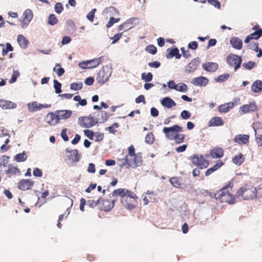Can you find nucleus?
I'll use <instances>...</instances> for the list:
<instances>
[{
  "instance_id": "54",
  "label": "nucleus",
  "mask_w": 262,
  "mask_h": 262,
  "mask_svg": "<svg viewBox=\"0 0 262 262\" xmlns=\"http://www.w3.org/2000/svg\"><path fill=\"white\" fill-rule=\"evenodd\" d=\"M120 20V18H116L114 17H111L107 24H106L107 28L111 27L115 23H118Z\"/></svg>"
},
{
  "instance_id": "6",
  "label": "nucleus",
  "mask_w": 262,
  "mask_h": 262,
  "mask_svg": "<svg viewBox=\"0 0 262 262\" xmlns=\"http://www.w3.org/2000/svg\"><path fill=\"white\" fill-rule=\"evenodd\" d=\"M192 163L198 168L203 169L208 166V161L205 159L203 155L194 154L191 157Z\"/></svg>"
},
{
  "instance_id": "55",
  "label": "nucleus",
  "mask_w": 262,
  "mask_h": 262,
  "mask_svg": "<svg viewBox=\"0 0 262 262\" xmlns=\"http://www.w3.org/2000/svg\"><path fill=\"white\" fill-rule=\"evenodd\" d=\"M96 11V9H93L86 15L87 19L91 22H92L94 20L95 13Z\"/></svg>"
},
{
  "instance_id": "22",
  "label": "nucleus",
  "mask_w": 262,
  "mask_h": 262,
  "mask_svg": "<svg viewBox=\"0 0 262 262\" xmlns=\"http://www.w3.org/2000/svg\"><path fill=\"white\" fill-rule=\"evenodd\" d=\"M0 107L3 109H12L16 107V104L10 101L0 99Z\"/></svg>"
},
{
  "instance_id": "12",
  "label": "nucleus",
  "mask_w": 262,
  "mask_h": 262,
  "mask_svg": "<svg viewBox=\"0 0 262 262\" xmlns=\"http://www.w3.org/2000/svg\"><path fill=\"white\" fill-rule=\"evenodd\" d=\"M34 184V182L30 179H22L18 184V188L21 190L29 189Z\"/></svg>"
},
{
  "instance_id": "26",
  "label": "nucleus",
  "mask_w": 262,
  "mask_h": 262,
  "mask_svg": "<svg viewBox=\"0 0 262 262\" xmlns=\"http://www.w3.org/2000/svg\"><path fill=\"white\" fill-rule=\"evenodd\" d=\"M251 90L254 93H259L262 91V81L256 80L251 85Z\"/></svg>"
},
{
  "instance_id": "2",
  "label": "nucleus",
  "mask_w": 262,
  "mask_h": 262,
  "mask_svg": "<svg viewBox=\"0 0 262 262\" xmlns=\"http://www.w3.org/2000/svg\"><path fill=\"white\" fill-rule=\"evenodd\" d=\"M229 185L223 187L215 194V198L221 203L225 202L229 204H234L235 201L234 196L229 191Z\"/></svg>"
},
{
  "instance_id": "10",
  "label": "nucleus",
  "mask_w": 262,
  "mask_h": 262,
  "mask_svg": "<svg viewBox=\"0 0 262 262\" xmlns=\"http://www.w3.org/2000/svg\"><path fill=\"white\" fill-rule=\"evenodd\" d=\"M29 111L34 112L37 110H40L43 108H49L51 106V104L38 103L37 102L34 101L32 103H29L27 104Z\"/></svg>"
},
{
  "instance_id": "48",
  "label": "nucleus",
  "mask_w": 262,
  "mask_h": 262,
  "mask_svg": "<svg viewBox=\"0 0 262 262\" xmlns=\"http://www.w3.org/2000/svg\"><path fill=\"white\" fill-rule=\"evenodd\" d=\"M256 65L255 62L249 61L248 62L243 63V67L246 70H250L252 69Z\"/></svg>"
},
{
  "instance_id": "11",
  "label": "nucleus",
  "mask_w": 262,
  "mask_h": 262,
  "mask_svg": "<svg viewBox=\"0 0 262 262\" xmlns=\"http://www.w3.org/2000/svg\"><path fill=\"white\" fill-rule=\"evenodd\" d=\"M168 86L169 89H174L181 92H186L188 90L187 85L184 83H180L179 85L176 84L173 80H170L168 82Z\"/></svg>"
},
{
  "instance_id": "60",
  "label": "nucleus",
  "mask_w": 262,
  "mask_h": 262,
  "mask_svg": "<svg viewBox=\"0 0 262 262\" xmlns=\"http://www.w3.org/2000/svg\"><path fill=\"white\" fill-rule=\"evenodd\" d=\"M9 157L4 156L3 159L0 158V167L3 165L4 167H6L8 162Z\"/></svg>"
},
{
  "instance_id": "34",
  "label": "nucleus",
  "mask_w": 262,
  "mask_h": 262,
  "mask_svg": "<svg viewBox=\"0 0 262 262\" xmlns=\"http://www.w3.org/2000/svg\"><path fill=\"white\" fill-rule=\"evenodd\" d=\"M27 157L26 152L23 151L21 153L16 154L14 157V160L17 162H21L26 161Z\"/></svg>"
},
{
  "instance_id": "8",
  "label": "nucleus",
  "mask_w": 262,
  "mask_h": 262,
  "mask_svg": "<svg viewBox=\"0 0 262 262\" xmlns=\"http://www.w3.org/2000/svg\"><path fill=\"white\" fill-rule=\"evenodd\" d=\"M201 62V59L199 57L193 58L187 64L184 68V71L186 74L193 73L198 68Z\"/></svg>"
},
{
  "instance_id": "5",
  "label": "nucleus",
  "mask_w": 262,
  "mask_h": 262,
  "mask_svg": "<svg viewBox=\"0 0 262 262\" xmlns=\"http://www.w3.org/2000/svg\"><path fill=\"white\" fill-rule=\"evenodd\" d=\"M162 131L168 139L172 140L175 136L180 133L183 132V128L179 125L175 124L171 127H164Z\"/></svg>"
},
{
  "instance_id": "21",
  "label": "nucleus",
  "mask_w": 262,
  "mask_h": 262,
  "mask_svg": "<svg viewBox=\"0 0 262 262\" xmlns=\"http://www.w3.org/2000/svg\"><path fill=\"white\" fill-rule=\"evenodd\" d=\"M161 104L162 106L167 108H171L176 105V102L169 97H166L163 98L161 101Z\"/></svg>"
},
{
  "instance_id": "51",
  "label": "nucleus",
  "mask_w": 262,
  "mask_h": 262,
  "mask_svg": "<svg viewBox=\"0 0 262 262\" xmlns=\"http://www.w3.org/2000/svg\"><path fill=\"white\" fill-rule=\"evenodd\" d=\"M249 35L252 37V39H258L262 36V31L260 29L256 30Z\"/></svg>"
},
{
  "instance_id": "43",
  "label": "nucleus",
  "mask_w": 262,
  "mask_h": 262,
  "mask_svg": "<svg viewBox=\"0 0 262 262\" xmlns=\"http://www.w3.org/2000/svg\"><path fill=\"white\" fill-rule=\"evenodd\" d=\"M48 23L51 26H54L57 24L58 19L55 14H51L49 15Z\"/></svg>"
},
{
  "instance_id": "30",
  "label": "nucleus",
  "mask_w": 262,
  "mask_h": 262,
  "mask_svg": "<svg viewBox=\"0 0 262 262\" xmlns=\"http://www.w3.org/2000/svg\"><path fill=\"white\" fill-rule=\"evenodd\" d=\"M223 164V163L222 162L221 160H218L216 164L212 166V167L209 168L207 170V171L205 172V176H208L210 174H211L212 173H213L214 171L217 170L219 168H220Z\"/></svg>"
},
{
  "instance_id": "4",
  "label": "nucleus",
  "mask_w": 262,
  "mask_h": 262,
  "mask_svg": "<svg viewBox=\"0 0 262 262\" xmlns=\"http://www.w3.org/2000/svg\"><path fill=\"white\" fill-rule=\"evenodd\" d=\"M112 73V69L109 66L103 67L98 73L96 80L98 83L102 85L107 81Z\"/></svg>"
},
{
  "instance_id": "46",
  "label": "nucleus",
  "mask_w": 262,
  "mask_h": 262,
  "mask_svg": "<svg viewBox=\"0 0 262 262\" xmlns=\"http://www.w3.org/2000/svg\"><path fill=\"white\" fill-rule=\"evenodd\" d=\"M136 19L135 18H132L127 19L124 23L120 25L119 26L118 30L119 31H122V28L125 26L129 25L130 26H132V25L134 23V21Z\"/></svg>"
},
{
  "instance_id": "27",
  "label": "nucleus",
  "mask_w": 262,
  "mask_h": 262,
  "mask_svg": "<svg viewBox=\"0 0 262 262\" xmlns=\"http://www.w3.org/2000/svg\"><path fill=\"white\" fill-rule=\"evenodd\" d=\"M17 41L18 43L19 44V46L22 49H26L28 47V46L29 43V41L22 34H19L17 36Z\"/></svg>"
},
{
  "instance_id": "16",
  "label": "nucleus",
  "mask_w": 262,
  "mask_h": 262,
  "mask_svg": "<svg viewBox=\"0 0 262 262\" xmlns=\"http://www.w3.org/2000/svg\"><path fill=\"white\" fill-rule=\"evenodd\" d=\"M218 68V64L216 62H207L202 64L203 70L208 72H214Z\"/></svg>"
},
{
  "instance_id": "14",
  "label": "nucleus",
  "mask_w": 262,
  "mask_h": 262,
  "mask_svg": "<svg viewBox=\"0 0 262 262\" xmlns=\"http://www.w3.org/2000/svg\"><path fill=\"white\" fill-rule=\"evenodd\" d=\"M81 119L89 120L90 121V123H84L83 126L84 128H90L93 127L97 124L99 121V118L97 117H95L92 115H90L88 117H80Z\"/></svg>"
},
{
  "instance_id": "33",
  "label": "nucleus",
  "mask_w": 262,
  "mask_h": 262,
  "mask_svg": "<svg viewBox=\"0 0 262 262\" xmlns=\"http://www.w3.org/2000/svg\"><path fill=\"white\" fill-rule=\"evenodd\" d=\"M117 164L121 167L126 166L129 167V158H128V156H125L122 158H118L117 159Z\"/></svg>"
},
{
  "instance_id": "15",
  "label": "nucleus",
  "mask_w": 262,
  "mask_h": 262,
  "mask_svg": "<svg viewBox=\"0 0 262 262\" xmlns=\"http://www.w3.org/2000/svg\"><path fill=\"white\" fill-rule=\"evenodd\" d=\"M256 109V105L255 102H251L249 104H245L241 106L239 108L240 113L244 114L250 112H254Z\"/></svg>"
},
{
  "instance_id": "58",
  "label": "nucleus",
  "mask_w": 262,
  "mask_h": 262,
  "mask_svg": "<svg viewBox=\"0 0 262 262\" xmlns=\"http://www.w3.org/2000/svg\"><path fill=\"white\" fill-rule=\"evenodd\" d=\"M119 126V124L118 123H114L111 126H109L107 128V129L111 133L115 134V133L117 132L116 130L115 129V128H117Z\"/></svg>"
},
{
  "instance_id": "49",
  "label": "nucleus",
  "mask_w": 262,
  "mask_h": 262,
  "mask_svg": "<svg viewBox=\"0 0 262 262\" xmlns=\"http://www.w3.org/2000/svg\"><path fill=\"white\" fill-rule=\"evenodd\" d=\"M154 141V135L151 133H148L145 138V142L148 144H151L153 143Z\"/></svg>"
},
{
  "instance_id": "17",
  "label": "nucleus",
  "mask_w": 262,
  "mask_h": 262,
  "mask_svg": "<svg viewBox=\"0 0 262 262\" xmlns=\"http://www.w3.org/2000/svg\"><path fill=\"white\" fill-rule=\"evenodd\" d=\"M47 123L51 125H55L59 123L57 113L50 112L47 115Z\"/></svg>"
},
{
  "instance_id": "29",
  "label": "nucleus",
  "mask_w": 262,
  "mask_h": 262,
  "mask_svg": "<svg viewBox=\"0 0 262 262\" xmlns=\"http://www.w3.org/2000/svg\"><path fill=\"white\" fill-rule=\"evenodd\" d=\"M255 135V141L258 146H262V128L255 129L254 127Z\"/></svg>"
},
{
  "instance_id": "52",
  "label": "nucleus",
  "mask_w": 262,
  "mask_h": 262,
  "mask_svg": "<svg viewBox=\"0 0 262 262\" xmlns=\"http://www.w3.org/2000/svg\"><path fill=\"white\" fill-rule=\"evenodd\" d=\"M17 172H19V170L16 167L8 166V169L6 171L7 173L16 174Z\"/></svg>"
},
{
  "instance_id": "53",
  "label": "nucleus",
  "mask_w": 262,
  "mask_h": 262,
  "mask_svg": "<svg viewBox=\"0 0 262 262\" xmlns=\"http://www.w3.org/2000/svg\"><path fill=\"white\" fill-rule=\"evenodd\" d=\"M54 9L57 13L60 14L63 10V7L62 4L60 3H57L55 5Z\"/></svg>"
},
{
  "instance_id": "35",
  "label": "nucleus",
  "mask_w": 262,
  "mask_h": 262,
  "mask_svg": "<svg viewBox=\"0 0 262 262\" xmlns=\"http://www.w3.org/2000/svg\"><path fill=\"white\" fill-rule=\"evenodd\" d=\"M97 114L98 116H101V118H99V123H104V122L106 121L110 117V115L103 111L98 112Z\"/></svg>"
},
{
  "instance_id": "41",
  "label": "nucleus",
  "mask_w": 262,
  "mask_h": 262,
  "mask_svg": "<svg viewBox=\"0 0 262 262\" xmlns=\"http://www.w3.org/2000/svg\"><path fill=\"white\" fill-rule=\"evenodd\" d=\"M60 66L59 63H56L55 64V67L53 68V72L56 73L58 77L61 76L64 73V70L63 68L60 67L58 69H56V67Z\"/></svg>"
},
{
  "instance_id": "28",
  "label": "nucleus",
  "mask_w": 262,
  "mask_h": 262,
  "mask_svg": "<svg viewBox=\"0 0 262 262\" xmlns=\"http://www.w3.org/2000/svg\"><path fill=\"white\" fill-rule=\"evenodd\" d=\"M68 157L69 160L73 163L78 162L80 159L77 149H72Z\"/></svg>"
},
{
  "instance_id": "44",
  "label": "nucleus",
  "mask_w": 262,
  "mask_h": 262,
  "mask_svg": "<svg viewBox=\"0 0 262 262\" xmlns=\"http://www.w3.org/2000/svg\"><path fill=\"white\" fill-rule=\"evenodd\" d=\"M230 75L229 74H222L218 76L214 80L216 82H222L229 79Z\"/></svg>"
},
{
  "instance_id": "18",
  "label": "nucleus",
  "mask_w": 262,
  "mask_h": 262,
  "mask_svg": "<svg viewBox=\"0 0 262 262\" xmlns=\"http://www.w3.org/2000/svg\"><path fill=\"white\" fill-rule=\"evenodd\" d=\"M169 181L170 183L175 187L178 188L185 189L186 186L183 183V180L181 178L177 177H173L170 179Z\"/></svg>"
},
{
  "instance_id": "62",
  "label": "nucleus",
  "mask_w": 262,
  "mask_h": 262,
  "mask_svg": "<svg viewBox=\"0 0 262 262\" xmlns=\"http://www.w3.org/2000/svg\"><path fill=\"white\" fill-rule=\"evenodd\" d=\"M95 141L96 142H100L104 138V134L101 133H95Z\"/></svg>"
},
{
  "instance_id": "24",
  "label": "nucleus",
  "mask_w": 262,
  "mask_h": 262,
  "mask_svg": "<svg viewBox=\"0 0 262 262\" xmlns=\"http://www.w3.org/2000/svg\"><path fill=\"white\" fill-rule=\"evenodd\" d=\"M249 136L248 135H237L234 138V141L239 144H246L248 142Z\"/></svg>"
},
{
  "instance_id": "20",
  "label": "nucleus",
  "mask_w": 262,
  "mask_h": 262,
  "mask_svg": "<svg viewBox=\"0 0 262 262\" xmlns=\"http://www.w3.org/2000/svg\"><path fill=\"white\" fill-rule=\"evenodd\" d=\"M224 124V121L221 117L215 116L211 118L208 121V126L209 127L221 126Z\"/></svg>"
},
{
  "instance_id": "32",
  "label": "nucleus",
  "mask_w": 262,
  "mask_h": 262,
  "mask_svg": "<svg viewBox=\"0 0 262 262\" xmlns=\"http://www.w3.org/2000/svg\"><path fill=\"white\" fill-rule=\"evenodd\" d=\"M116 200H113L111 202L108 200L103 201V210L105 211L111 210L114 206Z\"/></svg>"
},
{
  "instance_id": "59",
  "label": "nucleus",
  "mask_w": 262,
  "mask_h": 262,
  "mask_svg": "<svg viewBox=\"0 0 262 262\" xmlns=\"http://www.w3.org/2000/svg\"><path fill=\"white\" fill-rule=\"evenodd\" d=\"M190 113L187 110H184L181 113V117L182 119L185 120L189 119L190 117Z\"/></svg>"
},
{
  "instance_id": "64",
  "label": "nucleus",
  "mask_w": 262,
  "mask_h": 262,
  "mask_svg": "<svg viewBox=\"0 0 262 262\" xmlns=\"http://www.w3.org/2000/svg\"><path fill=\"white\" fill-rule=\"evenodd\" d=\"M33 174L34 177H41L42 176V172L38 168H35L33 171Z\"/></svg>"
},
{
  "instance_id": "40",
  "label": "nucleus",
  "mask_w": 262,
  "mask_h": 262,
  "mask_svg": "<svg viewBox=\"0 0 262 262\" xmlns=\"http://www.w3.org/2000/svg\"><path fill=\"white\" fill-rule=\"evenodd\" d=\"M184 139L185 135L180 133L175 136L174 138L172 139V140H174V142L176 144H180L182 143Z\"/></svg>"
},
{
  "instance_id": "1",
  "label": "nucleus",
  "mask_w": 262,
  "mask_h": 262,
  "mask_svg": "<svg viewBox=\"0 0 262 262\" xmlns=\"http://www.w3.org/2000/svg\"><path fill=\"white\" fill-rule=\"evenodd\" d=\"M239 199H253L257 196L262 195V187L259 186L257 189L254 187L246 185L238 189L236 193Z\"/></svg>"
},
{
  "instance_id": "7",
  "label": "nucleus",
  "mask_w": 262,
  "mask_h": 262,
  "mask_svg": "<svg viewBox=\"0 0 262 262\" xmlns=\"http://www.w3.org/2000/svg\"><path fill=\"white\" fill-rule=\"evenodd\" d=\"M242 62V58L237 55L230 54L227 57V62L230 66L234 67L235 71L241 67Z\"/></svg>"
},
{
  "instance_id": "13",
  "label": "nucleus",
  "mask_w": 262,
  "mask_h": 262,
  "mask_svg": "<svg viewBox=\"0 0 262 262\" xmlns=\"http://www.w3.org/2000/svg\"><path fill=\"white\" fill-rule=\"evenodd\" d=\"M209 82L208 79L204 76H199L193 79L191 82L194 86L204 87L206 86Z\"/></svg>"
},
{
  "instance_id": "37",
  "label": "nucleus",
  "mask_w": 262,
  "mask_h": 262,
  "mask_svg": "<svg viewBox=\"0 0 262 262\" xmlns=\"http://www.w3.org/2000/svg\"><path fill=\"white\" fill-rule=\"evenodd\" d=\"M23 16L24 17V19L31 21L33 17V13L32 10L30 9L26 10L23 13Z\"/></svg>"
},
{
  "instance_id": "39",
  "label": "nucleus",
  "mask_w": 262,
  "mask_h": 262,
  "mask_svg": "<svg viewBox=\"0 0 262 262\" xmlns=\"http://www.w3.org/2000/svg\"><path fill=\"white\" fill-rule=\"evenodd\" d=\"M83 83L80 82H74L70 84V89L73 91H79L82 89Z\"/></svg>"
},
{
  "instance_id": "3",
  "label": "nucleus",
  "mask_w": 262,
  "mask_h": 262,
  "mask_svg": "<svg viewBox=\"0 0 262 262\" xmlns=\"http://www.w3.org/2000/svg\"><path fill=\"white\" fill-rule=\"evenodd\" d=\"M128 192H129V191L128 189L124 188H119L114 190L111 194V195H110V198L120 196L121 202L123 205L127 209H132L135 207V205L132 204L131 203L127 202V199L125 200V196Z\"/></svg>"
},
{
  "instance_id": "50",
  "label": "nucleus",
  "mask_w": 262,
  "mask_h": 262,
  "mask_svg": "<svg viewBox=\"0 0 262 262\" xmlns=\"http://www.w3.org/2000/svg\"><path fill=\"white\" fill-rule=\"evenodd\" d=\"M68 25V29L69 31L72 33L75 32L76 30V26L75 23L71 20H69L67 22Z\"/></svg>"
},
{
  "instance_id": "9",
  "label": "nucleus",
  "mask_w": 262,
  "mask_h": 262,
  "mask_svg": "<svg viewBox=\"0 0 262 262\" xmlns=\"http://www.w3.org/2000/svg\"><path fill=\"white\" fill-rule=\"evenodd\" d=\"M133 159L129 158V167L134 168L141 166L142 164V156L141 152H138L135 156H133Z\"/></svg>"
},
{
  "instance_id": "36",
  "label": "nucleus",
  "mask_w": 262,
  "mask_h": 262,
  "mask_svg": "<svg viewBox=\"0 0 262 262\" xmlns=\"http://www.w3.org/2000/svg\"><path fill=\"white\" fill-rule=\"evenodd\" d=\"M244 161L243 155L240 154L232 158V162L236 165H240Z\"/></svg>"
},
{
  "instance_id": "19",
  "label": "nucleus",
  "mask_w": 262,
  "mask_h": 262,
  "mask_svg": "<svg viewBox=\"0 0 262 262\" xmlns=\"http://www.w3.org/2000/svg\"><path fill=\"white\" fill-rule=\"evenodd\" d=\"M56 113L59 122L60 120H65L69 118L72 114V111L68 110H58L56 111Z\"/></svg>"
},
{
  "instance_id": "25",
  "label": "nucleus",
  "mask_w": 262,
  "mask_h": 262,
  "mask_svg": "<svg viewBox=\"0 0 262 262\" xmlns=\"http://www.w3.org/2000/svg\"><path fill=\"white\" fill-rule=\"evenodd\" d=\"M230 43L232 47L237 50H240L242 48L243 42L242 39L236 37H233L230 39Z\"/></svg>"
},
{
  "instance_id": "47",
  "label": "nucleus",
  "mask_w": 262,
  "mask_h": 262,
  "mask_svg": "<svg viewBox=\"0 0 262 262\" xmlns=\"http://www.w3.org/2000/svg\"><path fill=\"white\" fill-rule=\"evenodd\" d=\"M145 51L149 53L155 55L157 52V49L155 46L152 45H149L146 47Z\"/></svg>"
},
{
  "instance_id": "42",
  "label": "nucleus",
  "mask_w": 262,
  "mask_h": 262,
  "mask_svg": "<svg viewBox=\"0 0 262 262\" xmlns=\"http://www.w3.org/2000/svg\"><path fill=\"white\" fill-rule=\"evenodd\" d=\"M53 83L54 88L55 89V92L56 94H59L62 91L61 84L56 79L53 80Z\"/></svg>"
},
{
  "instance_id": "56",
  "label": "nucleus",
  "mask_w": 262,
  "mask_h": 262,
  "mask_svg": "<svg viewBox=\"0 0 262 262\" xmlns=\"http://www.w3.org/2000/svg\"><path fill=\"white\" fill-rule=\"evenodd\" d=\"M84 134L90 140H93L94 135V133L90 129L84 130Z\"/></svg>"
},
{
  "instance_id": "31",
  "label": "nucleus",
  "mask_w": 262,
  "mask_h": 262,
  "mask_svg": "<svg viewBox=\"0 0 262 262\" xmlns=\"http://www.w3.org/2000/svg\"><path fill=\"white\" fill-rule=\"evenodd\" d=\"M210 154L213 158H220L224 155V151L221 148H214L211 150Z\"/></svg>"
},
{
  "instance_id": "57",
  "label": "nucleus",
  "mask_w": 262,
  "mask_h": 262,
  "mask_svg": "<svg viewBox=\"0 0 262 262\" xmlns=\"http://www.w3.org/2000/svg\"><path fill=\"white\" fill-rule=\"evenodd\" d=\"M248 46L250 49L254 50L256 52H258L259 50L258 43L257 42H252L249 45H248Z\"/></svg>"
},
{
  "instance_id": "61",
  "label": "nucleus",
  "mask_w": 262,
  "mask_h": 262,
  "mask_svg": "<svg viewBox=\"0 0 262 262\" xmlns=\"http://www.w3.org/2000/svg\"><path fill=\"white\" fill-rule=\"evenodd\" d=\"M96 59L94 58L91 60H88V63L89 64L88 68H94L98 66V64L97 63V62L96 61Z\"/></svg>"
},
{
  "instance_id": "38",
  "label": "nucleus",
  "mask_w": 262,
  "mask_h": 262,
  "mask_svg": "<svg viewBox=\"0 0 262 262\" xmlns=\"http://www.w3.org/2000/svg\"><path fill=\"white\" fill-rule=\"evenodd\" d=\"M141 78L146 82H149L152 80L153 75L150 72H148L147 73H143L141 74Z\"/></svg>"
},
{
  "instance_id": "45",
  "label": "nucleus",
  "mask_w": 262,
  "mask_h": 262,
  "mask_svg": "<svg viewBox=\"0 0 262 262\" xmlns=\"http://www.w3.org/2000/svg\"><path fill=\"white\" fill-rule=\"evenodd\" d=\"M19 75H20V73L18 70H13L11 78L9 80V83H14L16 81L17 78L19 76Z\"/></svg>"
},
{
  "instance_id": "23",
  "label": "nucleus",
  "mask_w": 262,
  "mask_h": 262,
  "mask_svg": "<svg viewBox=\"0 0 262 262\" xmlns=\"http://www.w3.org/2000/svg\"><path fill=\"white\" fill-rule=\"evenodd\" d=\"M168 53L166 55L167 59H170L175 57L176 59H180L181 55L179 53V50L177 48H168L167 50Z\"/></svg>"
},
{
  "instance_id": "63",
  "label": "nucleus",
  "mask_w": 262,
  "mask_h": 262,
  "mask_svg": "<svg viewBox=\"0 0 262 262\" xmlns=\"http://www.w3.org/2000/svg\"><path fill=\"white\" fill-rule=\"evenodd\" d=\"M228 107V106L226 103L220 105L218 108L219 111L220 113H227L229 111Z\"/></svg>"
}]
</instances>
